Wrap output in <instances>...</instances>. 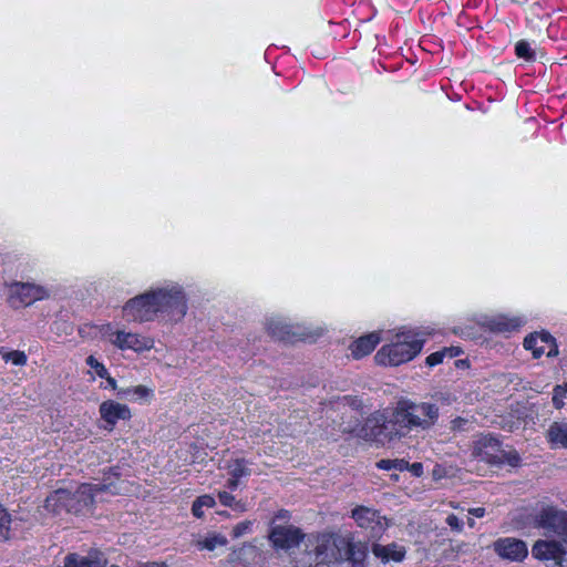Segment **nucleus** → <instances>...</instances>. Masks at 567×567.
Wrapping results in <instances>:
<instances>
[{
	"label": "nucleus",
	"mask_w": 567,
	"mask_h": 567,
	"mask_svg": "<svg viewBox=\"0 0 567 567\" xmlns=\"http://www.w3.org/2000/svg\"><path fill=\"white\" fill-rule=\"evenodd\" d=\"M537 332L535 333H530L529 336H527L524 340V347L528 350H535V348H537Z\"/></svg>",
	"instance_id": "37998d69"
},
{
	"label": "nucleus",
	"mask_w": 567,
	"mask_h": 567,
	"mask_svg": "<svg viewBox=\"0 0 567 567\" xmlns=\"http://www.w3.org/2000/svg\"><path fill=\"white\" fill-rule=\"evenodd\" d=\"M290 518V514L288 511L280 509L274 517L271 525L276 524H287Z\"/></svg>",
	"instance_id": "79ce46f5"
},
{
	"label": "nucleus",
	"mask_w": 567,
	"mask_h": 567,
	"mask_svg": "<svg viewBox=\"0 0 567 567\" xmlns=\"http://www.w3.org/2000/svg\"><path fill=\"white\" fill-rule=\"evenodd\" d=\"M218 498H219V502L224 506H227V507H230L234 504V502L236 501V498L230 493H228L226 491L219 492Z\"/></svg>",
	"instance_id": "a19ab883"
},
{
	"label": "nucleus",
	"mask_w": 567,
	"mask_h": 567,
	"mask_svg": "<svg viewBox=\"0 0 567 567\" xmlns=\"http://www.w3.org/2000/svg\"><path fill=\"white\" fill-rule=\"evenodd\" d=\"M86 364L90 365L100 378L106 377V368L102 363H100L93 355H89L86 358Z\"/></svg>",
	"instance_id": "c9c22d12"
},
{
	"label": "nucleus",
	"mask_w": 567,
	"mask_h": 567,
	"mask_svg": "<svg viewBox=\"0 0 567 567\" xmlns=\"http://www.w3.org/2000/svg\"><path fill=\"white\" fill-rule=\"evenodd\" d=\"M104 379L106 380L107 384L113 389V390H117V386H116V381L114 378L110 377L109 373L106 374V377H104Z\"/></svg>",
	"instance_id": "603ef678"
},
{
	"label": "nucleus",
	"mask_w": 567,
	"mask_h": 567,
	"mask_svg": "<svg viewBox=\"0 0 567 567\" xmlns=\"http://www.w3.org/2000/svg\"><path fill=\"white\" fill-rule=\"evenodd\" d=\"M342 402L357 411H362L364 406L363 401L357 396L346 395L342 398Z\"/></svg>",
	"instance_id": "e433bc0d"
},
{
	"label": "nucleus",
	"mask_w": 567,
	"mask_h": 567,
	"mask_svg": "<svg viewBox=\"0 0 567 567\" xmlns=\"http://www.w3.org/2000/svg\"><path fill=\"white\" fill-rule=\"evenodd\" d=\"M133 400L146 399L152 394V390L145 385L132 386Z\"/></svg>",
	"instance_id": "4c0bfd02"
},
{
	"label": "nucleus",
	"mask_w": 567,
	"mask_h": 567,
	"mask_svg": "<svg viewBox=\"0 0 567 567\" xmlns=\"http://www.w3.org/2000/svg\"><path fill=\"white\" fill-rule=\"evenodd\" d=\"M524 320L519 317L508 318L505 316H498L492 319L488 323L491 330L495 332H511L517 330Z\"/></svg>",
	"instance_id": "4be33fe9"
},
{
	"label": "nucleus",
	"mask_w": 567,
	"mask_h": 567,
	"mask_svg": "<svg viewBox=\"0 0 567 567\" xmlns=\"http://www.w3.org/2000/svg\"><path fill=\"white\" fill-rule=\"evenodd\" d=\"M266 330L269 336L281 341H289L295 336L292 327L286 323L281 318L267 319Z\"/></svg>",
	"instance_id": "6ab92c4d"
},
{
	"label": "nucleus",
	"mask_w": 567,
	"mask_h": 567,
	"mask_svg": "<svg viewBox=\"0 0 567 567\" xmlns=\"http://www.w3.org/2000/svg\"><path fill=\"white\" fill-rule=\"evenodd\" d=\"M48 296L47 290L29 282H14L10 286V302L14 308L30 306Z\"/></svg>",
	"instance_id": "1a4fd4ad"
},
{
	"label": "nucleus",
	"mask_w": 567,
	"mask_h": 567,
	"mask_svg": "<svg viewBox=\"0 0 567 567\" xmlns=\"http://www.w3.org/2000/svg\"><path fill=\"white\" fill-rule=\"evenodd\" d=\"M412 474L416 477L421 476L423 474V465L421 463H413V464H409V468Z\"/></svg>",
	"instance_id": "a18cd8bd"
},
{
	"label": "nucleus",
	"mask_w": 567,
	"mask_h": 567,
	"mask_svg": "<svg viewBox=\"0 0 567 567\" xmlns=\"http://www.w3.org/2000/svg\"><path fill=\"white\" fill-rule=\"evenodd\" d=\"M533 556L538 559H553L559 563L565 550L558 542L555 540H537L532 549Z\"/></svg>",
	"instance_id": "2eb2a0df"
},
{
	"label": "nucleus",
	"mask_w": 567,
	"mask_h": 567,
	"mask_svg": "<svg viewBox=\"0 0 567 567\" xmlns=\"http://www.w3.org/2000/svg\"><path fill=\"white\" fill-rule=\"evenodd\" d=\"M69 497L70 491L56 489L47 497L44 507L49 512L59 514L61 511H65V503L70 499Z\"/></svg>",
	"instance_id": "5701e85b"
},
{
	"label": "nucleus",
	"mask_w": 567,
	"mask_h": 567,
	"mask_svg": "<svg viewBox=\"0 0 567 567\" xmlns=\"http://www.w3.org/2000/svg\"><path fill=\"white\" fill-rule=\"evenodd\" d=\"M537 339H540L542 342L547 343V344H551L555 341L554 337L550 333L545 332V331L539 332V333L537 332Z\"/></svg>",
	"instance_id": "49530a36"
},
{
	"label": "nucleus",
	"mask_w": 567,
	"mask_h": 567,
	"mask_svg": "<svg viewBox=\"0 0 567 567\" xmlns=\"http://www.w3.org/2000/svg\"><path fill=\"white\" fill-rule=\"evenodd\" d=\"M536 526L567 538V513L555 507H543L535 516Z\"/></svg>",
	"instance_id": "9d476101"
},
{
	"label": "nucleus",
	"mask_w": 567,
	"mask_h": 567,
	"mask_svg": "<svg viewBox=\"0 0 567 567\" xmlns=\"http://www.w3.org/2000/svg\"><path fill=\"white\" fill-rule=\"evenodd\" d=\"M493 463H503L506 462L511 466H518L520 463V456L517 452H502V456L498 457V460H495V457L492 458Z\"/></svg>",
	"instance_id": "7c9ffc66"
},
{
	"label": "nucleus",
	"mask_w": 567,
	"mask_h": 567,
	"mask_svg": "<svg viewBox=\"0 0 567 567\" xmlns=\"http://www.w3.org/2000/svg\"><path fill=\"white\" fill-rule=\"evenodd\" d=\"M123 317L140 323L155 320L157 313L152 290L130 299L123 307Z\"/></svg>",
	"instance_id": "0eeeda50"
},
{
	"label": "nucleus",
	"mask_w": 567,
	"mask_h": 567,
	"mask_svg": "<svg viewBox=\"0 0 567 567\" xmlns=\"http://www.w3.org/2000/svg\"><path fill=\"white\" fill-rule=\"evenodd\" d=\"M226 544V538L220 535H214L210 537H206L204 540L199 542L202 548H206L208 550L215 549L217 546H223Z\"/></svg>",
	"instance_id": "c756f323"
},
{
	"label": "nucleus",
	"mask_w": 567,
	"mask_h": 567,
	"mask_svg": "<svg viewBox=\"0 0 567 567\" xmlns=\"http://www.w3.org/2000/svg\"><path fill=\"white\" fill-rule=\"evenodd\" d=\"M352 517L362 528L371 530V536L377 537L386 528V522L378 512L368 507H357L352 511Z\"/></svg>",
	"instance_id": "f8f14e48"
},
{
	"label": "nucleus",
	"mask_w": 567,
	"mask_h": 567,
	"mask_svg": "<svg viewBox=\"0 0 567 567\" xmlns=\"http://www.w3.org/2000/svg\"><path fill=\"white\" fill-rule=\"evenodd\" d=\"M495 551L509 560H522L527 556V546L523 540L516 538L498 539L495 543Z\"/></svg>",
	"instance_id": "ddd939ff"
},
{
	"label": "nucleus",
	"mask_w": 567,
	"mask_h": 567,
	"mask_svg": "<svg viewBox=\"0 0 567 567\" xmlns=\"http://www.w3.org/2000/svg\"><path fill=\"white\" fill-rule=\"evenodd\" d=\"M372 551L377 557L384 561H401L405 555L403 547L398 546L396 544H390L386 546L375 544L373 545Z\"/></svg>",
	"instance_id": "412c9836"
},
{
	"label": "nucleus",
	"mask_w": 567,
	"mask_h": 567,
	"mask_svg": "<svg viewBox=\"0 0 567 567\" xmlns=\"http://www.w3.org/2000/svg\"><path fill=\"white\" fill-rule=\"evenodd\" d=\"M12 518L10 513L0 504V539L8 540L11 536Z\"/></svg>",
	"instance_id": "393cba45"
},
{
	"label": "nucleus",
	"mask_w": 567,
	"mask_h": 567,
	"mask_svg": "<svg viewBox=\"0 0 567 567\" xmlns=\"http://www.w3.org/2000/svg\"><path fill=\"white\" fill-rule=\"evenodd\" d=\"M110 342L121 350L141 352L153 348L154 341L137 333L115 331L110 334Z\"/></svg>",
	"instance_id": "9b49d317"
},
{
	"label": "nucleus",
	"mask_w": 567,
	"mask_h": 567,
	"mask_svg": "<svg viewBox=\"0 0 567 567\" xmlns=\"http://www.w3.org/2000/svg\"><path fill=\"white\" fill-rule=\"evenodd\" d=\"M450 353V357H453V348H445L441 351H436L432 354H430L427 358H426V364L430 365V367H434L436 364H440L442 363L443 361V358L445 357L446 353Z\"/></svg>",
	"instance_id": "2f4dec72"
},
{
	"label": "nucleus",
	"mask_w": 567,
	"mask_h": 567,
	"mask_svg": "<svg viewBox=\"0 0 567 567\" xmlns=\"http://www.w3.org/2000/svg\"><path fill=\"white\" fill-rule=\"evenodd\" d=\"M101 417L110 425V430L120 420H128L131 417V411L125 404L117 403L112 400L104 401L100 405Z\"/></svg>",
	"instance_id": "4468645a"
},
{
	"label": "nucleus",
	"mask_w": 567,
	"mask_h": 567,
	"mask_svg": "<svg viewBox=\"0 0 567 567\" xmlns=\"http://www.w3.org/2000/svg\"><path fill=\"white\" fill-rule=\"evenodd\" d=\"M559 385L563 389L564 393L566 394L567 393V382L559 384Z\"/></svg>",
	"instance_id": "6e6d98bb"
},
{
	"label": "nucleus",
	"mask_w": 567,
	"mask_h": 567,
	"mask_svg": "<svg viewBox=\"0 0 567 567\" xmlns=\"http://www.w3.org/2000/svg\"><path fill=\"white\" fill-rule=\"evenodd\" d=\"M379 342L380 337L375 332L359 338L350 346L352 357L355 359H360L362 357L368 355L374 350Z\"/></svg>",
	"instance_id": "f3484780"
},
{
	"label": "nucleus",
	"mask_w": 567,
	"mask_h": 567,
	"mask_svg": "<svg viewBox=\"0 0 567 567\" xmlns=\"http://www.w3.org/2000/svg\"><path fill=\"white\" fill-rule=\"evenodd\" d=\"M446 524L456 532H461L463 527V522L454 514L446 517Z\"/></svg>",
	"instance_id": "ea45409f"
},
{
	"label": "nucleus",
	"mask_w": 567,
	"mask_h": 567,
	"mask_svg": "<svg viewBox=\"0 0 567 567\" xmlns=\"http://www.w3.org/2000/svg\"><path fill=\"white\" fill-rule=\"evenodd\" d=\"M230 508L235 512L243 513L247 511L246 503L241 499L235 501L234 504L230 506Z\"/></svg>",
	"instance_id": "de8ad7c7"
},
{
	"label": "nucleus",
	"mask_w": 567,
	"mask_h": 567,
	"mask_svg": "<svg viewBox=\"0 0 567 567\" xmlns=\"http://www.w3.org/2000/svg\"><path fill=\"white\" fill-rule=\"evenodd\" d=\"M107 559L103 554L94 551L89 556H80L79 554H69L64 558L63 567H106Z\"/></svg>",
	"instance_id": "dca6fc26"
},
{
	"label": "nucleus",
	"mask_w": 567,
	"mask_h": 567,
	"mask_svg": "<svg viewBox=\"0 0 567 567\" xmlns=\"http://www.w3.org/2000/svg\"><path fill=\"white\" fill-rule=\"evenodd\" d=\"M515 53L518 58L532 62L536 60V52L532 49L529 42L520 40L515 45Z\"/></svg>",
	"instance_id": "bb28decb"
},
{
	"label": "nucleus",
	"mask_w": 567,
	"mask_h": 567,
	"mask_svg": "<svg viewBox=\"0 0 567 567\" xmlns=\"http://www.w3.org/2000/svg\"><path fill=\"white\" fill-rule=\"evenodd\" d=\"M229 475L231 477L240 480L244 476L250 475V470L246 465L245 460H236L230 466Z\"/></svg>",
	"instance_id": "c85d7f7f"
},
{
	"label": "nucleus",
	"mask_w": 567,
	"mask_h": 567,
	"mask_svg": "<svg viewBox=\"0 0 567 567\" xmlns=\"http://www.w3.org/2000/svg\"><path fill=\"white\" fill-rule=\"evenodd\" d=\"M471 425L472 422H470V420L461 416L455 417L454 420L451 421V430L453 432L468 431Z\"/></svg>",
	"instance_id": "f704fd0d"
},
{
	"label": "nucleus",
	"mask_w": 567,
	"mask_h": 567,
	"mask_svg": "<svg viewBox=\"0 0 567 567\" xmlns=\"http://www.w3.org/2000/svg\"><path fill=\"white\" fill-rule=\"evenodd\" d=\"M498 447L499 442L495 436L483 435L474 442L473 455L487 462H494L492 460L494 455L488 452V449L497 450Z\"/></svg>",
	"instance_id": "aec40b11"
},
{
	"label": "nucleus",
	"mask_w": 567,
	"mask_h": 567,
	"mask_svg": "<svg viewBox=\"0 0 567 567\" xmlns=\"http://www.w3.org/2000/svg\"><path fill=\"white\" fill-rule=\"evenodd\" d=\"M468 513L475 517H483L485 515V508H483V507L470 508Z\"/></svg>",
	"instance_id": "09e8293b"
},
{
	"label": "nucleus",
	"mask_w": 567,
	"mask_h": 567,
	"mask_svg": "<svg viewBox=\"0 0 567 567\" xmlns=\"http://www.w3.org/2000/svg\"><path fill=\"white\" fill-rule=\"evenodd\" d=\"M252 522L244 520L235 525L231 529V536L239 538L251 530Z\"/></svg>",
	"instance_id": "72a5a7b5"
},
{
	"label": "nucleus",
	"mask_w": 567,
	"mask_h": 567,
	"mask_svg": "<svg viewBox=\"0 0 567 567\" xmlns=\"http://www.w3.org/2000/svg\"><path fill=\"white\" fill-rule=\"evenodd\" d=\"M564 396H565V393L563 391V389L560 388V385H556L554 388V394H553V405L556 408V409H561L564 406Z\"/></svg>",
	"instance_id": "58836bf2"
},
{
	"label": "nucleus",
	"mask_w": 567,
	"mask_h": 567,
	"mask_svg": "<svg viewBox=\"0 0 567 567\" xmlns=\"http://www.w3.org/2000/svg\"><path fill=\"white\" fill-rule=\"evenodd\" d=\"M544 352H545V349L543 347H537L533 351V354L535 358H540L544 354Z\"/></svg>",
	"instance_id": "5fc2aeb1"
},
{
	"label": "nucleus",
	"mask_w": 567,
	"mask_h": 567,
	"mask_svg": "<svg viewBox=\"0 0 567 567\" xmlns=\"http://www.w3.org/2000/svg\"><path fill=\"white\" fill-rule=\"evenodd\" d=\"M138 567H167L165 564L163 563H145V564H142L140 565Z\"/></svg>",
	"instance_id": "864d4df0"
},
{
	"label": "nucleus",
	"mask_w": 567,
	"mask_h": 567,
	"mask_svg": "<svg viewBox=\"0 0 567 567\" xmlns=\"http://www.w3.org/2000/svg\"><path fill=\"white\" fill-rule=\"evenodd\" d=\"M467 524L470 527H473L475 525V520L473 518H468Z\"/></svg>",
	"instance_id": "4d7b16f0"
},
{
	"label": "nucleus",
	"mask_w": 567,
	"mask_h": 567,
	"mask_svg": "<svg viewBox=\"0 0 567 567\" xmlns=\"http://www.w3.org/2000/svg\"><path fill=\"white\" fill-rule=\"evenodd\" d=\"M111 567H118L117 565H112Z\"/></svg>",
	"instance_id": "13d9d810"
},
{
	"label": "nucleus",
	"mask_w": 567,
	"mask_h": 567,
	"mask_svg": "<svg viewBox=\"0 0 567 567\" xmlns=\"http://www.w3.org/2000/svg\"><path fill=\"white\" fill-rule=\"evenodd\" d=\"M549 346H550V349L547 352V357H556L558 354V348H557L556 343L554 342Z\"/></svg>",
	"instance_id": "3c124183"
},
{
	"label": "nucleus",
	"mask_w": 567,
	"mask_h": 567,
	"mask_svg": "<svg viewBox=\"0 0 567 567\" xmlns=\"http://www.w3.org/2000/svg\"><path fill=\"white\" fill-rule=\"evenodd\" d=\"M546 439L554 449H567V422H553L546 432Z\"/></svg>",
	"instance_id": "a211bd4d"
},
{
	"label": "nucleus",
	"mask_w": 567,
	"mask_h": 567,
	"mask_svg": "<svg viewBox=\"0 0 567 567\" xmlns=\"http://www.w3.org/2000/svg\"><path fill=\"white\" fill-rule=\"evenodd\" d=\"M425 333L414 329H402L395 340L383 346L375 354L381 364L399 365L412 360L423 348Z\"/></svg>",
	"instance_id": "f257e3e1"
},
{
	"label": "nucleus",
	"mask_w": 567,
	"mask_h": 567,
	"mask_svg": "<svg viewBox=\"0 0 567 567\" xmlns=\"http://www.w3.org/2000/svg\"><path fill=\"white\" fill-rule=\"evenodd\" d=\"M439 415V406L429 402L415 403L403 400L399 401L394 408V423L399 425L402 437L413 429H431L436 423Z\"/></svg>",
	"instance_id": "f03ea898"
},
{
	"label": "nucleus",
	"mask_w": 567,
	"mask_h": 567,
	"mask_svg": "<svg viewBox=\"0 0 567 567\" xmlns=\"http://www.w3.org/2000/svg\"><path fill=\"white\" fill-rule=\"evenodd\" d=\"M268 537L274 548L289 550L299 546L305 534L293 525L275 523L270 525Z\"/></svg>",
	"instance_id": "6e6552de"
},
{
	"label": "nucleus",
	"mask_w": 567,
	"mask_h": 567,
	"mask_svg": "<svg viewBox=\"0 0 567 567\" xmlns=\"http://www.w3.org/2000/svg\"><path fill=\"white\" fill-rule=\"evenodd\" d=\"M367 556L365 548L361 544L348 540V548L342 550V561H351L353 566H361Z\"/></svg>",
	"instance_id": "b1692460"
},
{
	"label": "nucleus",
	"mask_w": 567,
	"mask_h": 567,
	"mask_svg": "<svg viewBox=\"0 0 567 567\" xmlns=\"http://www.w3.org/2000/svg\"><path fill=\"white\" fill-rule=\"evenodd\" d=\"M239 480L231 477L227 481V487L231 491H235L238 487Z\"/></svg>",
	"instance_id": "8fccbe9b"
},
{
	"label": "nucleus",
	"mask_w": 567,
	"mask_h": 567,
	"mask_svg": "<svg viewBox=\"0 0 567 567\" xmlns=\"http://www.w3.org/2000/svg\"><path fill=\"white\" fill-rule=\"evenodd\" d=\"M399 430V425L394 423L393 410L390 416H386L384 412L375 411L364 420L361 426L344 430V432H349L367 442L385 445L402 437Z\"/></svg>",
	"instance_id": "7ed1b4c3"
},
{
	"label": "nucleus",
	"mask_w": 567,
	"mask_h": 567,
	"mask_svg": "<svg viewBox=\"0 0 567 567\" xmlns=\"http://www.w3.org/2000/svg\"><path fill=\"white\" fill-rule=\"evenodd\" d=\"M216 504L215 499L210 495H203L195 499L192 506V513L196 517H202L204 515L203 507H214Z\"/></svg>",
	"instance_id": "a878e982"
},
{
	"label": "nucleus",
	"mask_w": 567,
	"mask_h": 567,
	"mask_svg": "<svg viewBox=\"0 0 567 567\" xmlns=\"http://www.w3.org/2000/svg\"><path fill=\"white\" fill-rule=\"evenodd\" d=\"M118 476L120 474L115 468H110V471L104 474L103 482L82 484L74 493L70 492V499L65 503V511L76 514L90 507L103 493H110L112 495L118 494L120 488L114 481L118 480Z\"/></svg>",
	"instance_id": "20e7f679"
},
{
	"label": "nucleus",
	"mask_w": 567,
	"mask_h": 567,
	"mask_svg": "<svg viewBox=\"0 0 567 567\" xmlns=\"http://www.w3.org/2000/svg\"><path fill=\"white\" fill-rule=\"evenodd\" d=\"M377 466L380 470H385V471L396 470L399 472H403V471L409 468V462H406L404 460H399V458H395V460H380L377 463Z\"/></svg>",
	"instance_id": "cd10ccee"
},
{
	"label": "nucleus",
	"mask_w": 567,
	"mask_h": 567,
	"mask_svg": "<svg viewBox=\"0 0 567 567\" xmlns=\"http://www.w3.org/2000/svg\"><path fill=\"white\" fill-rule=\"evenodd\" d=\"M3 359L8 362L11 361L14 365H24L27 363V355L22 351H11L3 355Z\"/></svg>",
	"instance_id": "473e14b6"
},
{
	"label": "nucleus",
	"mask_w": 567,
	"mask_h": 567,
	"mask_svg": "<svg viewBox=\"0 0 567 567\" xmlns=\"http://www.w3.org/2000/svg\"><path fill=\"white\" fill-rule=\"evenodd\" d=\"M117 396L120 399L133 400L132 386L117 390Z\"/></svg>",
	"instance_id": "c03bdc74"
},
{
	"label": "nucleus",
	"mask_w": 567,
	"mask_h": 567,
	"mask_svg": "<svg viewBox=\"0 0 567 567\" xmlns=\"http://www.w3.org/2000/svg\"><path fill=\"white\" fill-rule=\"evenodd\" d=\"M157 317L167 321H179L187 313V298L184 289L172 284L152 290Z\"/></svg>",
	"instance_id": "39448f33"
},
{
	"label": "nucleus",
	"mask_w": 567,
	"mask_h": 567,
	"mask_svg": "<svg viewBox=\"0 0 567 567\" xmlns=\"http://www.w3.org/2000/svg\"><path fill=\"white\" fill-rule=\"evenodd\" d=\"M348 548V539L341 536L323 535L318 538L313 559L308 564H331L342 561V550Z\"/></svg>",
	"instance_id": "423d86ee"
}]
</instances>
